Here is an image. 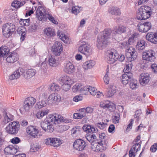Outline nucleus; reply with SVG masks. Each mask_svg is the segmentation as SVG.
<instances>
[{"mask_svg":"<svg viewBox=\"0 0 157 157\" xmlns=\"http://www.w3.org/2000/svg\"><path fill=\"white\" fill-rule=\"evenodd\" d=\"M59 122L67 123L69 120L58 114H51L48 116L44 121L41 122V126L43 129L45 131L48 128V124L51 123L54 124H58Z\"/></svg>","mask_w":157,"mask_h":157,"instance_id":"1","label":"nucleus"},{"mask_svg":"<svg viewBox=\"0 0 157 157\" xmlns=\"http://www.w3.org/2000/svg\"><path fill=\"white\" fill-rule=\"evenodd\" d=\"M36 17L40 21H45L48 19L52 23L56 25L58 24L52 15L48 12H46L45 10L41 6L38 7L36 11Z\"/></svg>","mask_w":157,"mask_h":157,"instance_id":"2","label":"nucleus"},{"mask_svg":"<svg viewBox=\"0 0 157 157\" xmlns=\"http://www.w3.org/2000/svg\"><path fill=\"white\" fill-rule=\"evenodd\" d=\"M36 17L40 21H45L48 19L52 23L56 25L58 24L52 15L48 12H46L45 10L41 6L38 7L36 11Z\"/></svg>","mask_w":157,"mask_h":157,"instance_id":"3","label":"nucleus"},{"mask_svg":"<svg viewBox=\"0 0 157 157\" xmlns=\"http://www.w3.org/2000/svg\"><path fill=\"white\" fill-rule=\"evenodd\" d=\"M108 44V29H105L98 36L96 45L100 49L105 48Z\"/></svg>","mask_w":157,"mask_h":157,"instance_id":"4","label":"nucleus"},{"mask_svg":"<svg viewBox=\"0 0 157 157\" xmlns=\"http://www.w3.org/2000/svg\"><path fill=\"white\" fill-rule=\"evenodd\" d=\"M139 12L137 13V19L140 20L147 19L151 14V8L147 6H141L139 9Z\"/></svg>","mask_w":157,"mask_h":157,"instance_id":"5","label":"nucleus"},{"mask_svg":"<svg viewBox=\"0 0 157 157\" xmlns=\"http://www.w3.org/2000/svg\"><path fill=\"white\" fill-rule=\"evenodd\" d=\"M16 29L15 25L13 24L7 23L2 27L3 35L6 38H8L13 33Z\"/></svg>","mask_w":157,"mask_h":157,"instance_id":"6","label":"nucleus"},{"mask_svg":"<svg viewBox=\"0 0 157 157\" xmlns=\"http://www.w3.org/2000/svg\"><path fill=\"white\" fill-rule=\"evenodd\" d=\"M20 124L18 122L13 121L10 123L6 127V130L7 133L11 135H16L20 129Z\"/></svg>","mask_w":157,"mask_h":157,"instance_id":"7","label":"nucleus"},{"mask_svg":"<svg viewBox=\"0 0 157 157\" xmlns=\"http://www.w3.org/2000/svg\"><path fill=\"white\" fill-rule=\"evenodd\" d=\"M78 51L87 56L91 54L92 49L90 45L83 42L79 47Z\"/></svg>","mask_w":157,"mask_h":157,"instance_id":"8","label":"nucleus"},{"mask_svg":"<svg viewBox=\"0 0 157 157\" xmlns=\"http://www.w3.org/2000/svg\"><path fill=\"white\" fill-rule=\"evenodd\" d=\"M155 52L152 50H149L142 53L143 59L147 62H152L155 59Z\"/></svg>","mask_w":157,"mask_h":157,"instance_id":"9","label":"nucleus"},{"mask_svg":"<svg viewBox=\"0 0 157 157\" xmlns=\"http://www.w3.org/2000/svg\"><path fill=\"white\" fill-rule=\"evenodd\" d=\"M108 147L106 146L105 144H103L101 142H95L91 144V147L92 150L96 152L102 151L103 150H105Z\"/></svg>","mask_w":157,"mask_h":157,"instance_id":"10","label":"nucleus"},{"mask_svg":"<svg viewBox=\"0 0 157 157\" xmlns=\"http://www.w3.org/2000/svg\"><path fill=\"white\" fill-rule=\"evenodd\" d=\"M36 99L33 97H29L25 99L24 103L23 108L25 111H28L34 105Z\"/></svg>","mask_w":157,"mask_h":157,"instance_id":"11","label":"nucleus"},{"mask_svg":"<svg viewBox=\"0 0 157 157\" xmlns=\"http://www.w3.org/2000/svg\"><path fill=\"white\" fill-rule=\"evenodd\" d=\"M61 100V97L56 93H53L50 94L47 99L48 105L56 104Z\"/></svg>","mask_w":157,"mask_h":157,"instance_id":"12","label":"nucleus"},{"mask_svg":"<svg viewBox=\"0 0 157 157\" xmlns=\"http://www.w3.org/2000/svg\"><path fill=\"white\" fill-rule=\"evenodd\" d=\"M126 56L128 58L131 62L136 59L137 57V52L135 49L132 47H129L125 51Z\"/></svg>","mask_w":157,"mask_h":157,"instance_id":"13","label":"nucleus"},{"mask_svg":"<svg viewBox=\"0 0 157 157\" xmlns=\"http://www.w3.org/2000/svg\"><path fill=\"white\" fill-rule=\"evenodd\" d=\"M128 29V28L124 25H120L118 26H115L113 30H109V33L116 34H121V33L126 32Z\"/></svg>","mask_w":157,"mask_h":157,"instance_id":"14","label":"nucleus"},{"mask_svg":"<svg viewBox=\"0 0 157 157\" xmlns=\"http://www.w3.org/2000/svg\"><path fill=\"white\" fill-rule=\"evenodd\" d=\"M86 146L85 142L82 139H78L75 140L73 144L74 149L80 151L84 149Z\"/></svg>","mask_w":157,"mask_h":157,"instance_id":"15","label":"nucleus"},{"mask_svg":"<svg viewBox=\"0 0 157 157\" xmlns=\"http://www.w3.org/2000/svg\"><path fill=\"white\" fill-rule=\"evenodd\" d=\"M52 53L55 56H59L63 51L62 44L59 42H56L52 47Z\"/></svg>","mask_w":157,"mask_h":157,"instance_id":"16","label":"nucleus"},{"mask_svg":"<svg viewBox=\"0 0 157 157\" xmlns=\"http://www.w3.org/2000/svg\"><path fill=\"white\" fill-rule=\"evenodd\" d=\"M138 26L140 32L145 33L147 32L151 29V25L150 22H147L139 24Z\"/></svg>","mask_w":157,"mask_h":157,"instance_id":"17","label":"nucleus"},{"mask_svg":"<svg viewBox=\"0 0 157 157\" xmlns=\"http://www.w3.org/2000/svg\"><path fill=\"white\" fill-rule=\"evenodd\" d=\"M118 54L114 50L109 52V63H113L118 59Z\"/></svg>","mask_w":157,"mask_h":157,"instance_id":"18","label":"nucleus"},{"mask_svg":"<svg viewBox=\"0 0 157 157\" xmlns=\"http://www.w3.org/2000/svg\"><path fill=\"white\" fill-rule=\"evenodd\" d=\"M25 72V70L21 68H19L17 70L9 76V79L11 80L18 78L21 75L24 74Z\"/></svg>","mask_w":157,"mask_h":157,"instance_id":"19","label":"nucleus"},{"mask_svg":"<svg viewBox=\"0 0 157 157\" xmlns=\"http://www.w3.org/2000/svg\"><path fill=\"white\" fill-rule=\"evenodd\" d=\"M132 75L130 72H126L122 76V83L126 85L132 79Z\"/></svg>","mask_w":157,"mask_h":157,"instance_id":"20","label":"nucleus"},{"mask_svg":"<svg viewBox=\"0 0 157 157\" xmlns=\"http://www.w3.org/2000/svg\"><path fill=\"white\" fill-rule=\"evenodd\" d=\"M28 133L34 138L37 137L38 133V129L35 126H30L28 127L26 129Z\"/></svg>","mask_w":157,"mask_h":157,"instance_id":"21","label":"nucleus"},{"mask_svg":"<svg viewBox=\"0 0 157 157\" xmlns=\"http://www.w3.org/2000/svg\"><path fill=\"white\" fill-rule=\"evenodd\" d=\"M146 39L154 44H157V31L155 33H148L146 36Z\"/></svg>","mask_w":157,"mask_h":157,"instance_id":"22","label":"nucleus"},{"mask_svg":"<svg viewBox=\"0 0 157 157\" xmlns=\"http://www.w3.org/2000/svg\"><path fill=\"white\" fill-rule=\"evenodd\" d=\"M75 68L74 65L69 61H67L65 64L64 71L68 74H72L74 72Z\"/></svg>","mask_w":157,"mask_h":157,"instance_id":"23","label":"nucleus"},{"mask_svg":"<svg viewBox=\"0 0 157 157\" xmlns=\"http://www.w3.org/2000/svg\"><path fill=\"white\" fill-rule=\"evenodd\" d=\"M140 76V81L142 85H144L147 84L149 81L150 78L148 73H142Z\"/></svg>","mask_w":157,"mask_h":157,"instance_id":"24","label":"nucleus"},{"mask_svg":"<svg viewBox=\"0 0 157 157\" xmlns=\"http://www.w3.org/2000/svg\"><path fill=\"white\" fill-rule=\"evenodd\" d=\"M4 151L6 154L14 155L17 152V149L15 147L10 145L5 148Z\"/></svg>","mask_w":157,"mask_h":157,"instance_id":"25","label":"nucleus"},{"mask_svg":"<svg viewBox=\"0 0 157 157\" xmlns=\"http://www.w3.org/2000/svg\"><path fill=\"white\" fill-rule=\"evenodd\" d=\"M82 129L84 131L90 134L91 133L94 134L93 133L96 132L97 130V128H95L92 125H84L82 127Z\"/></svg>","mask_w":157,"mask_h":157,"instance_id":"26","label":"nucleus"},{"mask_svg":"<svg viewBox=\"0 0 157 157\" xmlns=\"http://www.w3.org/2000/svg\"><path fill=\"white\" fill-rule=\"evenodd\" d=\"M36 71L35 69L30 68L26 70V73L24 74V77L26 79L30 78L35 75Z\"/></svg>","mask_w":157,"mask_h":157,"instance_id":"27","label":"nucleus"},{"mask_svg":"<svg viewBox=\"0 0 157 157\" xmlns=\"http://www.w3.org/2000/svg\"><path fill=\"white\" fill-rule=\"evenodd\" d=\"M44 33L50 37L54 36L55 35L54 29L51 27H48L44 29Z\"/></svg>","mask_w":157,"mask_h":157,"instance_id":"28","label":"nucleus"},{"mask_svg":"<svg viewBox=\"0 0 157 157\" xmlns=\"http://www.w3.org/2000/svg\"><path fill=\"white\" fill-rule=\"evenodd\" d=\"M4 120L3 122L6 124L13 121V116L9 113L6 112L4 114Z\"/></svg>","mask_w":157,"mask_h":157,"instance_id":"29","label":"nucleus"},{"mask_svg":"<svg viewBox=\"0 0 157 157\" xmlns=\"http://www.w3.org/2000/svg\"><path fill=\"white\" fill-rule=\"evenodd\" d=\"M48 89L50 92L53 91H58L60 89V86L58 85L55 83L50 84Z\"/></svg>","mask_w":157,"mask_h":157,"instance_id":"30","label":"nucleus"},{"mask_svg":"<svg viewBox=\"0 0 157 157\" xmlns=\"http://www.w3.org/2000/svg\"><path fill=\"white\" fill-rule=\"evenodd\" d=\"M95 64V62L94 61H87L83 63V67L85 69L87 70L92 68Z\"/></svg>","mask_w":157,"mask_h":157,"instance_id":"31","label":"nucleus"},{"mask_svg":"<svg viewBox=\"0 0 157 157\" xmlns=\"http://www.w3.org/2000/svg\"><path fill=\"white\" fill-rule=\"evenodd\" d=\"M57 35L64 43H67L69 41V38L62 32L58 31L57 32Z\"/></svg>","mask_w":157,"mask_h":157,"instance_id":"32","label":"nucleus"},{"mask_svg":"<svg viewBox=\"0 0 157 157\" xmlns=\"http://www.w3.org/2000/svg\"><path fill=\"white\" fill-rule=\"evenodd\" d=\"M119 114L117 112H114L111 118V120L113 123L115 124H117L119 123Z\"/></svg>","mask_w":157,"mask_h":157,"instance_id":"33","label":"nucleus"},{"mask_svg":"<svg viewBox=\"0 0 157 157\" xmlns=\"http://www.w3.org/2000/svg\"><path fill=\"white\" fill-rule=\"evenodd\" d=\"M139 36V34L138 33H135L133 34L130 37L127 41L128 44L130 45H132L136 39Z\"/></svg>","mask_w":157,"mask_h":157,"instance_id":"34","label":"nucleus"},{"mask_svg":"<svg viewBox=\"0 0 157 157\" xmlns=\"http://www.w3.org/2000/svg\"><path fill=\"white\" fill-rule=\"evenodd\" d=\"M86 140L91 144L94 142V141L96 139V136L94 134H87L86 136Z\"/></svg>","mask_w":157,"mask_h":157,"instance_id":"35","label":"nucleus"},{"mask_svg":"<svg viewBox=\"0 0 157 157\" xmlns=\"http://www.w3.org/2000/svg\"><path fill=\"white\" fill-rule=\"evenodd\" d=\"M109 12L113 15H118L121 14V10L120 9L117 7H111Z\"/></svg>","mask_w":157,"mask_h":157,"instance_id":"36","label":"nucleus"},{"mask_svg":"<svg viewBox=\"0 0 157 157\" xmlns=\"http://www.w3.org/2000/svg\"><path fill=\"white\" fill-rule=\"evenodd\" d=\"M145 42L143 40L138 41L136 46V48L140 51L143 50L145 48Z\"/></svg>","mask_w":157,"mask_h":157,"instance_id":"37","label":"nucleus"},{"mask_svg":"<svg viewBox=\"0 0 157 157\" xmlns=\"http://www.w3.org/2000/svg\"><path fill=\"white\" fill-rule=\"evenodd\" d=\"M48 63L49 65L51 66L56 67L57 65V61L54 56H52L49 57Z\"/></svg>","mask_w":157,"mask_h":157,"instance_id":"38","label":"nucleus"},{"mask_svg":"<svg viewBox=\"0 0 157 157\" xmlns=\"http://www.w3.org/2000/svg\"><path fill=\"white\" fill-rule=\"evenodd\" d=\"M52 146L54 147H57L60 145L62 144V141L60 139L57 138H52Z\"/></svg>","mask_w":157,"mask_h":157,"instance_id":"39","label":"nucleus"},{"mask_svg":"<svg viewBox=\"0 0 157 157\" xmlns=\"http://www.w3.org/2000/svg\"><path fill=\"white\" fill-rule=\"evenodd\" d=\"M60 81L63 84H72V80L69 76H64L61 78Z\"/></svg>","mask_w":157,"mask_h":157,"instance_id":"40","label":"nucleus"},{"mask_svg":"<svg viewBox=\"0 0 157 157\" xmlns=\"http://www.w3.org/2000/svg\"><path fill=\"white\" fill-rule=\"evenodd\" d=\"M48 112V109L39 111L36 114V117L38 119H41L44 115H47Z\"/></svg>","mask_w":157,"mask_h":157,"instance_id":"41","label":"nucleus"},{"mask_svg":"<svg viewBox=\"0 0 157 157\" xmlns=\"http://www.w3.org/2000/svg\"><path fill=\"white\" fill-rule=\"evenodd\" d=\"M25 3L24 2H21L19 1H15L12 3L11 6L15 8H18L23 6Z\"/></svg>","mask_w":157,"mask_h":157,"instance_id":"42","label":"nucleus"},{"mask_svg":"<svg viewBox=\"0 0 157 157\" xmlns=\"http://www.w3.org/2000/svg\"><path fill=\"white\" fill-rule=\"evenodd\" d=\"M116 92V86L113 85H110L109 88V97L114 95Z\"/></svg>","mask_w":157,"mask_h":157,"instance_id":"43","label":"nucleus"},{"mask_svg":"<svg viewBox=\"0 0 157 157\" xmlns=\"http://www.w3.org/2000/svg\"><path fill=\"white\" fill-rule=\"evenodd\" d=\"M129 82V86L131 89L134 90L137 88V81L136 79L132 78Z\"/></svg>","mask_w":157,"mask_h":157,"instance_id":"44","label":"nucleus"},{"mask_svg":"<svg viewBox=\"0 0 157 157\" xmlns=\"http://www.w3.org/2000/svg\"><path fill=\"white\" fill-rule=\"evenodd\" d=\"M45 89L44 86H42L38 88L37 91L40 94V97H43L45 98V96H46L47 94L44 92Z\"/></svg>","mask_w":157,"mask_h":157,"instance_id":"45","label":"nucleus"},{"mask_svg":"<svg viewBox=\"0 0 157 157\" xmlns=\"http://www.w3.org/2000/svg\"><path fill=\"white\" fill-rule=\"evenodd\" d=\"M133 143L134 144L131 148V149L133 150L135 152H136L140 150V143H134V142H133Z\"/></svg>","mask_w":157,"mask_h":157,"instance_id":"46","label":"nucleus"},{"mask_svg":"<svg viewBox=\"0 0 157 157\" xmlns=\"http://www.w3.org/2000/svg\"><path fill=\"white\" fill-rule=\"evenodd\" d=\"M89 87L90 86H89L82 87L80 90V93L84 94H88L89 91Z\"/></svg>","mask_w":157,"mask_h":157,"instance_id":"47","label":"nucleus"},{"mask_svg":"<svg viewBox=\"0 0 157 157\" xmlns=\"http://www.w3.org/2000/svg\"><path fill=\"white\" fill-rule=\"evenodd\" d=\"M82 8L81 7H79L78 6H75L72 8V12L75 15H77L82 10Z\"/></svg>","mask_w":157,"mask_h":157,"instance_id":"48","label":"nucleus"},{"mask_svg":"<svg viewBox=\"0 0 157 157\" xmlns=\"http://www.w3.org/2000/svg\"><path fill=\"white\" fill-rule=\"evenodd\" d=\"M82 86V84L81 83H76L72 89L73 91L74 92H76L77 91H79L80 89Z\"/></svg>","mask_w":157,"mask_h":157,"instance_id":"49","label":"nucleus"},{"mask_svg":"<svg viewBox=\"0 0 157 157\" xmlns=\"http://www.w3.org/2000/svg\"><path fill=\"white\" fill-rule=\"evenodd\" d=\"M46 96H45V98L44 96L42 97L43 99L41 101L40 103L38 105V108L40 109L43 107L47 105V100H46Z\"/></svg>","mask_w":157,"mask_h":157,"instance_id":"50","label":"nucleus"},{"mask_svg":"<svg viewBox=\"0 0 157 157\" xmlns=\"http://www.w3.org/2000/svg\"><path fill=\"white\" fill-rule=\"evenodd\" d=\"M129 44L127 41H124L122 43H119V46L121 48H125L126 49L129 47Z\"/></svg>","mask_w":157,"mask_h":157,"instance_id":"51","label":"nucleus"},{"mask_svg":"<svg viewBox=\"0 0 157 157\" xmlns=\"http://www.w3.org/2000/svg\"><path fill=\"white\" fill-rule=\"evenodd\" d=\"M21 20L20 21V23L21 25H23L26 26L29 25L30 21V20L29 19L25 20L21 19Z\"/></svg>","mask_w":157,"mask_h":157,"instance_id":"52","label":"nucleus"},{"mask_svg":"<svg viewBox=\"0 0 157 157\" xmlns=\"http://www.w3.org/2000/svg\"><path fill=\"white\" fill-rule=\"evenodd\" d=\"M116 109V106L113 103L109 102V110L111 112L114 111Z\"/></svg>","mask_w":157,"mask_h":157,"instance_id":"53","label":"nucleus"},{"mask_svg":"<svg viewBox=\"0 0 157 157\" xmlns=\"http://www.w3.org/2000/svg\"><path fill=\"white\" fill-rule=\"evenodd\" d=\"M99 137L100 138L101 140V141L100 142L103 143L104 144H106V146H107V143L105 141V139L106 138L105 135V133H102L101 134L99 135Z\"/></svg>","mask_w":157,"mask_h":157,"instance_id":"54","label":"nucleus"},{"mask_svg":"<svg viewBox=\"0 0 157 157\" xmlns=\"http://www.w3.org/2000/svg\"><path fill=\"white\" fill-rule=\"evenodd\" d=\"M71 84H63L62 85V89L65 91H67L69 90L71 86Z\"/></svg>","mask_w":157,"mask_h":157,"instance_id":"55","label":"nucleus"},{"mask_svg":"<svg viewBox=\"0 0 157 157\" xmlns=\"http://www.w3.org/2000/svg\"><path fill=\"white\" fill-rule=\"evenodd\" d=\"M89 90V93H90L92 95H95L97 93V90L95 88L93 87L90 86Z\"/></svg>","mask_w":157,"mask_h":157,"instance_id":"56","label":"nucleus"},{"mask_svg":"<svg viewBox=\"0 0 157 157\" xmlns=\"http://www.w3.org/2000/svg\"><path fill=\"white\" fill-rule=\"evenodd\" d=\"M52 123H50L48 124V128H46L45 131L48 132H51L54 130V127L52 124Z\"/></svg>","mask_w":157,"mask_h":157,"instance_id":"57","label":"nucleus"},{"mask_svg":"<svg viewBox=\"0 0 157 157\" xmlns=\"http://www.w3.org/2000/svg\"><path fill=\"white\" fill-rule=\"evenodd\" d=\"M83 99V97L81 95L75 96L73 98V101L77 102L82 101Z\"/></svg>","mask_w":157,"mask_h":157,"instance_id":"58","label":"nucleus"},{"mask_svg":"<svg viewBox=\"0 0 157 157\" xmlns=\"http://www.w3.org/2000/svg\"><path fill=\"white\" fill-rule=\"evenodd\" d=\"M107 125L106 123H104V122L98 123L97 124V126L99 128L101 129H103L105 127L106 125Z\"/></svg>","mask_w":157,"mask_h":157,"instance_id":"59","label":"nucleus"},{"mask_svg":"<svg viewBox=\"0 0 157 157\" xmlns=\"http://www.w3.org/2000/svg\"><path fill=\"white\" fill-rule=\"evenodd\" d=\"M11 142L13 144H17L21 140L20 138L18 137H14L11 140Z\"/></svg>","mask_w":157,"mask_h":157,"instance_id":"60","label":"nucleus"},{"mask_svg":"<svg viewBox=\"0 0 157 157\" xmlns=\"http://www.w3.org/2000/svg\"><path fill=\"white\" fill-rule=\"evenodd\" d=\"M69 126L68 125H61L59 126V129H60V132H63L65 131L68 129Z\"/></svg>","mask_w":157,"mask_h":157,"instance_id":"61","label":"nucleus"},{"mask_svg":"<svg viewBox=\"0 0 157 157\" xmlns=\"http://www.w3.org/2000/svg\"><path fill=\"white\" fill-rule=\"evenodd\" d=\"M5 137L2 132H0V145H2L5 141Z\"/></svg>","mask_w":157,"mask_h":157,"instance_id":"62","label":"nucleus"},{"mask_svg":"<svg viewBox=\"0 0 157 157\" xmlns=\"http://www.w3.org/2000/svg\"><path fill=\"white\" fill-rule=\"evenodd\" d=\"M157 150V143L154 144L151 146L150 148V151L152 152H155Z\"/></svg>","mask_w":157,"mask_h":157,"instance_id":"63","label":"nucleus"},{"mask_svg":"<svg viewBox=\"0 0 157 157\" xmlns=\"http://www.w3.org/2000/svg\"><path fill=\"white\" fill-rule=\"evenodd\" d=\"M152 71L154 73H157V65L155 63H153L151 66Z\"/></svg>","mask_w":157,"mask_h":157,"instance_id":"64","label":"nucleus"}]
</instances>
